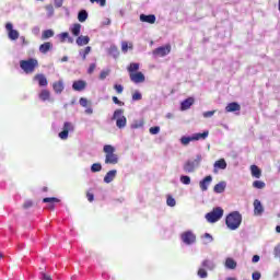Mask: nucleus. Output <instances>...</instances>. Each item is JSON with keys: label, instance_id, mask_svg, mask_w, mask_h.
Wrapping results in <instances>:
<instances>
[{"label": "nucleus", "instance_id": "37", "mask_svg": "<svg viewBox=\"0 0 280 280\" xmlns=\"http://www.w3.org/2000/svg\"><path fill=\"white\" fill-rule=\"evenodd\" d=\"M54 36V31L52 30H46L42 34V39L47 40V38H52Z\"/></svg>", "mask_w": 280, "mask_h": 280}, {"label": "nucleus", "instance_id": "6", "mask_svg": "<svg viewBox=\"0 0 280 280\" xmlns=\"http://www.w3.org/2000/svg\"><path fill=\"white\" fill-rule=\"evenodd\" d=\"M223 215H224V209H222V207H215L212 209V211L206 214V220L207 222H210V224H215V222H219V220H222Z\"/></svg>", "mask_w": 280, "mask_h": 280}, {"label": "nucleus", "instance_id": "56", "mask_svg": "<svg viewBox=\"0 0 280 280\" xmlns=\"http://www.w3.org/2000/svg\"><path fill=\"white\" fill-rule=\"evenodd\" d=\"M252 279H253V280H259V279H261V273L258 272V271L253 272Z\"/></svg>", "mask_w": 280, "mask_h": 280}, {"label": "nucleus", "instance_id": "16", "mask_svg": "<svg viewBox=\"0 0 280 280\" xmlns=\"http://www.w3.org/2000/svg\"><path fill=\"white\" fill-rule=\"evenodd\" d=\"M240 110H242V106L237 102L229 103L225 107L226 113H240Z\"/></svg>", "mask_w": 280, "mask_h": 280}, {"label": "nucleus", "instance_id": "40", "mask_svg": "<svg viewBox=\"0 0 280 280\" xmlns=\"http://www.w3.org/2000/svg\"><path fill=\"white\" fill-rule=\"evenodd\" d=\"M202 240L205 245L211 244V242H213V236L209 233H205Z\"/></svg>", "mask_w": 280, "mask_h": 280}, {"label": "nucleus", "instance_id": "62", "mask_svg": "<svg viewBox=\"0 0 280 280\" xmlns=\"http://www.w3.org/2000/svg\"><path fill=\"white\" fill-rule=\"evenodd\" d=\"M59 38H60L61 40H65L66 38H69V33H67V32L61 33V34L59 35Z\"/></svg>", "mask_w": 280, "mask_h": 280}, {"label": "nucleus", "instance_id": "21", "mask_svg": "<svg viewBox=\"0 0 280 280\" xmlns=\"http://www.w3.org/2000/svg\"><path fill=\"white\" fill-rule=\"evenodd\" d=\"M213 167L214 174H218V170H226V160L220 159L219 161H215Z\"/></svg>", "mask_w": 280, "mask_h": 280}, {"label": "nucleus", "instance_id": "41", "mask_svg": "<svg viewBox=\"0 0 280 280\" xmlns=\"http://www.w3.org/2000/svg\"><path fill=\"white\" fill-rule=\"evenodd\" d=\"M91 172L93 174L97 173V172H102V163H94L91 165Z\"/></svg>", "mask_w": 280, "mask_h": 280}, {"label": "nucleus", "instance_id": "24", "mask_svg": "<svg viewBox=\"0 0 280 280\" xmlns=\"http://www.w3.org/2000/svg\"><path fill=\"white\" fill-rule=\"evenodd\" d=\"M43 202L48 203V209L52 210L56 208V206L54 203L60 202V199H58L56 197H46L43 199Z\"/></svg>", "mask_w": 280, "mask_h": 280}, {"label": "nucleus", "instance_id": "54", "mask_svg": "<svg viewBox=\"0 0 280 280\" xmlns=\"http://www.w3.org/2000/svg\"><path fill=\"white\" fill-rule=\"evenodd\" d=\"M113 102L114 104H117V106H124V102L119 101V98L117 96H113Z\"/></svg>", "mask_w": 280, "mask_h": 280}, {"label": "nucleus", "instance_id": "55", "mask_svg": "<svg viewBox=\"0 0 280 280\" xmlns=\"http://www.w3.org/2000/svg\"><path fill=\"white\" fill-rule=\"evenodd\" d=\"M92 3H98L101 8H104L106 5V0H90Z\"/></svg>", "mask_w": 280, "mask_h": 280}, {"label": "nucleus", "instance_id": "32", "mask_svg": "<svg viewBox=\"0 0 280 280\" xmlns=\"http://www.w3.org/2000/svg\"><path fill=\"white\" fill-rule=\"evenodd\" d=\"M86 19H89V12H86V10H81L78 13V21L80 23H84L86 21Z\"/></svg>", "mask_w": 280, "mask_h": 280}, {"label": "nucleus", "instance_id": "5", "mask_svg": "<svg viewBox=\"0 0 280 280\" xmlns=\"http://www.w3.org/2000/svg\"><path fill=\"white\" fill-rule=\"evenodd\" d=\"M36 67H38V59L28 58L20 61V69L26 74L34 73Z\"/></svg>", "mask_w": 280, "mask_h": 280}, {"label": "nucleus", "instance_id": "14", "mask_svg": "<svg viewBox=\"0 0 280 280\" xmlns=\"http://www.w3.org/2000/svg\"><path fill=\"white\" fill-rule=\"evenodd\" d=\"M38 97L40 102H54V97H51V92L47 89L40 90Z\"/></svg>", "mask_w": 280, "mask_h": 280}, {"label": "nucleus", "instance_id": "35", "mask_svg": "<svg viewBox=\"0 0 280 280\" xmlns=\"http://www.w3.org/2000/svg\"><path fill=\"white\" fill-rule=\"evenodd\" d=\"M91 54V46H86L84 49L79 50V55L81 56L82 60H86V56Z\"/></svg>", "mask_w": 280, "mask_h": 280}, {"label": "nucleus", "instance_id": "38", "mask_svg": "<svg viewBox=\"0 0 280 280\" xmlns=\"http://www.w3.org/2000/svg\"><path fill=\"white\" fill-rule=\"evenodd\" d=\"M179 180L183 185H191V177L189 175H182Z\"/></svg>", "mask_w": 280, "mask_h": 280}, {"label": "nucleus", "instance_id": "42", "mask_svg": "<svg viewBox=\"0 0 280 280\" xmlns=\"http://www.w3.org/2000/svg\"><path fill=\"white\" fill-rule=\"evenodd\" d=\"M253 187L255 189H264L266 187V183L261 182V180H255L253 183Z\"/></svg>", "mask_w": 280, "mask_h": 280}, {"label": "nucleus", "instance_id": "15", "mask_svg": "<svg viewBox=\"0 0 280 280\" xmlns=\"http://www.w3.org/2000/svg\"><path fill=\"white\" fill-rule=\"evenodd\" d=\"M140 21L141 23H149L150 25H154L156 23V15L154 14H140Z\"/></svg>", "mask_w": 280, "mask_h": 280}, {"label": "nucleus", "instance_id": "52", "mask_svg": "<svg viewBox=\"0 0 280 280\" xmlns=\"http://www.w3.org/2000/svg\"><path fill=\"white\" fill-rule=\"evenodd\" d=\"M39 279H42V280H51V276H49V275H47V273L42 271L39 273Z\"/></svg>", "mask_w": 280, "mask_h": 280}, {"label": "nucleus", "instance_id": "20", "mask_svg": "<svg viewBox=\"0 0 280 280\" xmlns=\"http://www.w3.org/2000/svg\"><path fill=\"white\" fill-rule=\"evenodd\" d=\"M224 268L226 270H235V268H237V261L232 257H228L225 258V261H224Z\"/></svg>", "mask_w": 280, "mask_h": 280}, {"label": "nucleus", "instance_id": "61", "mask_svg": "<svg viewBox=\"0 0 280 280\" xmlns=\"http://www.w3.org/2000/svg\"><path fill=\"white\" fill-rule=\"evenodd\" d=\"M32 32H33V34H34L35 36H38V34H40V27L35 26V27L32 30Z\"/></svg>", "mask_w": 280, "mask_h": 280}, {"label": "nucleus", "instance_id": "26", "mask_svg": "<svg viewBox=\"0 0 280 280\" xmlns=\"http://www.w3.org/2000/svg\"><path fill=\"white\" fill-rule=\"evenodd\" d=\"M90 42H91V38L89 36L80 35L77 38V45L79 47H84V45H89Z\"/></svg>", "mask_w": 280, "mask_h": 280}, {"label": "nucleus", "instance_id": "10", "mask_svg": "<svg viewBox=\"0 0 280 280\" xmlns=\"http://www.w3.org/2000/svg\"><path fill=\"white\" fill-rule=\"evenodd\" d=\"M172 51V46L170 44L165 46L158 47L153 50V56L155 58H165Z\"/></svg>", "mask_w": 280, "mask_h": 280}, {"label": "nucleus", "instance_id": "58", "mask_svg": "<svg viewBox=\"0 0 280 280\" xmlns=\"http://www.w3.org/2000/svg\"><path fill=\"white\" fill-rule=\"evenodd\" d=\"M97 66L95 65V63H91L90 65V67H89V69H88V73L91 75V73H93V71H95V68H96Z\"/></svg>", "mask_w": 280, "mask_h": 280}, {"label": "nucleus", "instance_id": "8", "mask_svg": "<svg viewBox=\"0 0 280 280\" xmlns=\"http://www.w3.org/2000/svg\"><path fill=\"white\" fill-rule=\"evenodd\" d=\"M112 119L116 120V126L120 130L126 128V124H128V119H126V116H124V109H116Z\"/></svg>", "mask_w": 280, "mask_h": 280}, {"label": "nucleus", "instance_id": "33", "mask_svg": "<svg viewBox=\"0 0 280 280\" xmlns=\"http://www.w3.org/2000/svg\"><path fill=\"white\" fill-rule=\"evenodd\" d=\"M127 71L129 72V75H130V73H138V72H139V63H137V62H131V63L128 66Z\"/></svg>", "mask_w": 280, "mask_h": 280}, {"label": "nucleus", "instance_id": "39", "mask_svg": "<svg viewBox=\"0 0 280 280\" xmlns=\"http://www.w3.org/2000/svg\"><path fill=\"white\" fill-rule=\"evenodd\" d=\"M190 141H194L192 136H184L180 138L182 145H189Z\"/></svg>", "mask_w": 280, "mask_h": 280}, {"label": "nucleus", "instance_id": "9", "mask_svg": "<svg viewBox=\"0 0 280 280\" xmlns=\"http://www.w3.org/2000/svg\"><path fill=\"white\" fill-rule=\"evenodd\" d=\"M75 131V125L71 121L63 122L62 131L58 133L59 139L61 141H67L69 139V132Z\"/></svg>", "mask_w": 280, "mask_h": 280}, {"label": "nucleus", "instance_id": "60", "mask_svg": "<svg viewBox=\"0 0 280 280\" xmlns=\"http://www.w3.org/2000/svg\"><path fill=\"white\" fill-rule=\"evenodd\" d=\"M86 198H88L89 202H93V200H95V196L91 192L86 194Z\"/></svg>", "mask_w": 280, "mask_h": 280}, {"label": "nucleus", "instance_id": "13", "mask_svg": "<svg viewBox=\"0 0 280 280\" xmlns=\"http://www.w3.org/2000/svg\"><path fill=\"white\" fill-rule=\"evenodd\" d=\"M129 78L133 84H143V82H145V74H143V72L130 73Z\"/></svg>", "mask_w": 280, "mask_h": 280}, {"label": "nucleus", "instance_id": "1", "mask_svg": "<svg viewBox=\"0 0 280 280\" xmlns=\"http://www.w3.org/2000/svg\"><path fill=\"white\" fill-rule=\"evenodd\" d=\"M225 226L229 231H237L242 226V213L240 211L230 212L225 218Z\"/></svg>", "mask_w": 280, "mask_h": 280}, {"label": "nucleus", "instance_id": "23", "mask_svg": "<svg viewBox=\"0 0 280 280\" xmlns=\"http://www.w3.org/2000/svg\"><path fill=\"white\" fill-rule=\"evenodd\" d=\"M35 82H38V86H47L49 82L47 81V77L45 74H36L34 77Z\"/></svg>", "mask_w": 280, "mask_h": 280}, {"label": "nucleus", "instance_id": "17", "mask_svg": "<svg viewBox=\"0 0 280 280\" xmlns=\"http://www.w3.org/2000/svg\"><path fill=\"white\" fill-rule=\"evenodd\" d=\"M115 178H117V170H112L106 173L103 180L106 185H109V183H113Z\"/></svg>", "mask_w": 280, "mask_h": 280}, {"label": "nucleus", "instance_id": "31", "mask_svg": "<svg viewBox=\"0 0 280 280\" xmlns=\"http://www.w3.org/2000/svg\"><path fill=\"white\" fill-rule=\"evenodd\" d=\"M80 30H82V25L80 23H75L71 26L70 32L73 34V36L80 37Z\"/></svg>", "mask_w": 280, "mask_h": 280}, {"label": "nucleus", "instance_id": "29", "mask_svg": "<svg viewBox=\"0 0 280 280\" xmlns=\"http://www.w3.org/2000/svg\"><path fill=\"white\" fill-rule=\"evenodd\" d=\"M54 47V44L51 42H46L39 46V52L40 54H48L49 50Z\"/></svg>", "mask_w": 280, "mask_h": 280}, {"label": "nucleus", "instance_id": "44", "mask_svg": "<svg viewBox=\"0 0 280 280\" xmlns=\"http://www.w3.org/2000/svg\"><path fill=\"white\" fill-rule=\"evenodd\" d=\"M128 49H132V44H130V46H128V42H122L121 43L122 54H128Z\"/></svg>", "mask_w": 280, "mask_h": 280}, {"label": "nucleus", "instance_id": "63", "mask_svg": "<svg viewBox=\"0 0 280 280\" xmlns=\"http://www.w3.org/2000/svg\"><path fill=\"white\" fill-rule=\"evenodd\" d=\"M259 255H254L252 258L253 264H257L259 261Z\"/></svg>", "mask_w": 280, "mask_h": 280}, {"label": "nucleus", "instance_id": "53", "mask_svg": "<svg viewBox=\"0 0 280 280\" xmlns=\"http://www.w3.org/2000/svg\"><path fill=\"white\" fill-rule=\"evenodd\" d=\"M215 115V110H209V112H205L203 113V117L206 118V119H209V117H212V116H214Z\"/></svg>", "mask_w": 280, "mask_h": 280}, {"label": "nucleus", "instance_id": "36", "mask_svg": "<svg viewBox=\"0 0 280 280\" xmlns=\"http://www.w3.org/2000/svg\"><path fill=\"white\" fill-rule=\"evenodd\" d=\"M130 128L131 130H139V128H143V120H133Z\"/></svg>", "mask_w": 280, "mask_h": 280}, {"label": "nucleus", "instance_id": "19", "mask_svg": "<svg viewBox=\"0 0 280 280\" xmlns=\"http://www.w3.org/2000/svg\"><path fill=\"white\" fill-rule=\"evenodd\" d=\"M254 215H264V206L259 199L254 200Z\"/></svg>", "mask_w": 280, "mask_h": 280}, {"label": "nucleus", "instance_id": "2", "mask_svg": "<svg viewBox=\"0 0 280 280\" xmlns=\"http://www.w3.org/2000/svg\"><path fill=\"white\" fill-rule=\"evenodd\" d=\"M215 268H218V264H215L213 259L206 258L201 261V266L197 271V276L199 279H207V277H209V272H207V270L212 272V270H215Z\"/></svg>", "mask_w": 280, "mask_h": 280}, {"label": "nucleus", "instance_id": "28", "mask_svg": "<svg viewBox=\"0 0 280 280\" xmlns=\"http://www.w3.org/2000/svg\"><path fill=\"white\" fill-rule=\"evenodd\" d=\"M191 106H194V98L192 97L184 100L180 104L182 110H188V108H191Z\"/></svg>", "mask_w": 280, "mask_h": 280}, {"label": "nucleus", "instance_id": "46", "mask_svg": "<svg viewBox=\"0 0 280 280\" xmlns=\"http://www.w3.org/2000/svg\"><path fill=\"white\" fill-rule=\"evenodd\" d=\"M150 135H159L161 132V127L154 126L149 129Z\"/></svg>", "mask_w": 280, "mask_h": 280}, {"label": "nucleus", "instance_id": "12", "mask_svg": "<svg viewBox=\"0 0 280 280\" xmlns=\"http://www.w3.org/2000/svg\"><path fill=\"white\" fill-rule=\"evenodd\" d=\"M213 183V176L208 175L199 182V188L201 191H209V187Z\"/></svg>", "mask_w": 280, "mask_h": 280}, {"label": "nucleus", "instance_id": "4", "mask_svg": "<svg viewBox=\"0 0 280 280\" xmlns=\"http://www.w3.org/2000/svg\"><path fill=\"white\" fill-rule=\"evenodd\" d=\"M103 152H105V165H117L119 163V156L115 154V147L105 144Z\"/></svg>", "mask_w": 280, "mask_h": 280}, {"label": "nucleus", "instance_id": "18", "mask_svg": "<svg viewBox=\"0 0 280 280\" xmlns=\"http://www.w3.org/2000/svg\"><path fill=\"white\" fill-rule=\"evenodd\" d=\"M52 91L57 94L60 95L62 91H65V81L59 80L57 82L52 83Z\"/></svg>", "mask_w": 280, "mask_h": 280}, {"label": "nucleus", "instance_id": "25", "mask_svg": "<svg viewBox=\"0 0 280 280\" xmlns=\"http://www.w3.org/2000/svg\"><path fill=\"white\" fill-rule=\"evenodd\" d=\"M225 189H226V182H220L213 187L214 194H224Z\"/></svg>", "mask_w": 280, "mask_h": 280}, {"label": "nucleus", "instance_id": "64", "mask_svg": "<svg viewBox=\"0 0 280 280\" xmlns=\"http://www.w3.org/2000/svg\"><path fill=\"white\" fill-rule=\"evenodd\" d=\"M24 209H30V207H32V201H25L23 205Z\"/></svg>", "mask_w": 280, "mask_h": 280}, {"label": "nucleus", "instance_id": "47", "mask_svg": "<svg viewBox=\"0 0 280 280\" xmlns=\"http://www.w3.org/2000/svg\"><path fill=\"white\" fill-rule=\"evenodd\" d=\"M46 11H47V16H48V18L54 16V5L47 4V5H46Z\"/></svg>", "mask_w": 280, "mask_h": 280}, {"label": "nucleus", "instance_id": "50", "mask_svg": "<svg viewBox=\"0 0 280 280\" xmlns=\"http://www.w3.org/2000/svg\"><path fill=\"white\" fill-rule=\"evenodd\" d=\"M114 89H115V91H116L118 94L124 93V85H121V84H115V85H114Z\"/></svg>", "mask_w": 280, "mask_h": 280}, {"label": "nucleus", "instance_id": "7", "mask_svg": "<svg viewBox=\"0 0 280 280\" xmlns=\"http://www.w3.org/2000/svg\"><path fill=\"white\" fill-rule=\"evenodd\" d=\"M179 240L184 246H194V244H196L197 236L194 231L187 230L179 235Z\"/></svg>", "mask_w": 280, "mask_h": 280}, {"label": "nucleus", "instance_id": "22", "mask_svg": "<svg viewBox=\"0 0 280 280\" xmlns=\"http://www.w3.org/2000/svg\"><path fill=\"white\" fill-rule=\"evenodd\" d=\"M73 91H84L86 89V82L83 80H78L72 83Z\"/></svg>", "mask_w": 280, "mask_h": 280}, {"label": "nucleus", "instance_id": "34", "mask_svg": "<svg viewBox=\"0 0 280 280\" xmlns=\"http://www.w3.org/2000/svg\"><path fill=\"white\" fill-rule=\"evenodd\" d=\"M108 54H109V56H113V58H119V49L115 45H112L109 47Z\"/></svg>", "mask_w": 280, "mask_h": 280}, {"label": "nucleus", "instance_id": "59", "mask_svg": "<svg viewBox=\"0 0 280 280\" xmlns=\"http://www.w3.org/2000/svg\"><path fill=\"white\" fill-rule=\"evenodd\" d=\"M65 3V0H55V7L62 8V4Z\"/></svg>", "mask_w": 280, "mask_h": 280}, {"label": "nucleus", "instance_id": "3", "mask_svg": "<svg viewBox=\"0 0 280 280\" xmlns=\"http://www.w3.org/2000/svg\"><path fill=\"white\" fill-rule=\"evenodd\" d=\"M200 163H202V155L197 154L195 158H191L184 163L183 170L186 174H194V172L200 167Z\"/></svg>", "mask_w": 280, "mask_h": 280}, {"label": "nucleus", "instance_id": "27", "mask_svg": "<svg viewBox=\"0 0 280 280\" xmlns=\"http://www.w3.org/2000/svg\"><path fill=\"white\" fill-rule=\"evenodd\" d=\"M192 141H205V139H207V137H209V131L206 130L202 133H192Z\"/></svg>", "mask_w": 280, "mask_h": 280}, {"label": "nucleus", "instance_id": "45", "mask_svg": "<svg viewBox=\"0 0 280 280\" xmlns=\"http://www.w3.org/2000/svg\"><path fill=\"white\" fill-rule=\"evenodd\" d=\"M166 205L167 207H176V199H174L172 196H168L166 199Z\"/></svg>", "mask_w": 280, "mask_h": 280}, {"label": "nucleus", "instance_id": "43", "mask_svg": "<svg viewBox=\"0 0 280 280\" xmlns=\"http://www.w3.org/2000/svg\"><path fill=\"white\" fill-rule=\"evenodd\" d=\"M143 100V95L141 94V92L139 91H136L133 94H132V102H139Z\"/></svg>", "mask_w": 280, "mask_h": 280}, {"label": "nucleus", "instance_id": "11", "mask_svg": "<svg viewBox=\"0 0 280 280\" xmlns=\"http://www.w3.org/2000/svg\"><path fill=\"white\" fill-rule=\"evenodd\" d=\"M5 30L8 32V38L10 40H19L20 34L19 31L14 30V25L10 22L5 24Z\"/></svg>", "mask_w": 280, "mask_h": 280}, {"label": "nucleus", "instance_id": "51", "mask_svg": "<svg viewBox=\"0 0 280 280\" xmlns=\"http://www.w3.org/2000/svg\"><path fill=\"white\" fill-rule=\"evenodd\" d=\"M79 104L80 106H83V108H86V106L89 105V101L84 97H81Z\"/></svg>", "mask_w": 280, "mask_h": 280}, {"label": "nucleus", "instance_id": "57", "mask_svg": "<svg viewBox=\"0 0 280 280\" xmlns=\"http://www.w3.org/2000/svg\"><path fill=\"white\" fill-rule=\"evenodd\" d=\"M275 257H280V244H278L273 249Z\"/></svg>", "mask_w": 280, "mask_h": 280}, {"label": "nucleus", "instance_id": "49", "mask_svg": "<svg viewBox=\"0 0 280 280\" xmlns=\"http://www.w3.org/2000/svg\"><path fill=\"white\" fill-rule=\"evenodd\" d=\"M19 38L22 47H27V45H30V40H27L25 36H20Z\"/></svg>", "mask_w": 280, "mask_h": 280}, {"label": "nucleus", "instance_id": "48", "mask_svg": "<svg viewBox=\"0 0 280 280\" xmlns=\"http://www.w3.org/2000/svg\"><path fill=\"white\" fill-rule=\"evenodd\" d=\"M108 75H110V70H103V71H101L100 79L106 80V78H108Z\"/></svg>", "mask_w": 280, "mask_h": 280}, {"label": "nucleus", "instance_id": "30", "mask_svg": "<svg viewBox=\"0 0 280 280\" xmlns=\"http://www.w3.org/2000/svg\"><path fill=\"white\" fill-rule=\"evenodd\" d=\"M252 176L254 178H261V168L257 165L250 166Z\"/></svg>", "mask_w": 280, "mask_h": 280}]
</instances>
